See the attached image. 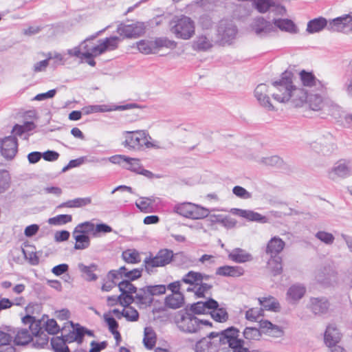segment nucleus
<instances>
[{
	"instance_id": "1",
	"label": "nucleus",
	"mask_w": 352,
	"mask_h": 352,
	"mask_svg": "<svg viewBox=\"0 0 352 352\" xmlns=\"http://www.w3.org/2000/svg\"><path fill=\"white\" fill-rule=\"evenodd\" d=\"M238 333L239 331L236 329L230 327L221 332H211L208 337L213 340L212 343H210L211 346L214 344L217 346L218 344H228L233 352H250L244 346V341L238 338Z\"/></svg>"
},
{
	"instance_id": "2",
	"label": "nucleus",
	"mask_w": 352,
	"mask_h": 352,
	"mask_svg": "<svg viewBox=\"0 0 352 352\" xmlns=\"http://www.w3.org/2000/svg\"><path fill=\"white\" fill-rule=\"evenodd\" d=\"M124 141L122 145L133 151H142L146 148H153L154 144L151 142V137L144 130L126 131L122 133Z\"/></svg>"
},
{
	"instance_id": "3",
	"label": "nucleus",
	"mask_w": 352,
	"mask_h": 352,
	"mask_svg": "<svg viewBox=\"0 0 352 352\" xmlns=\"http://www.w3.org/2000/svg\"><path fill=\"white\" fill-rule=\"evenodd\" d=\"M22 322L29 325V329L33 334L32 345L36 349H43L48 345L49 336L43 331V323L41 320H36L35 317L27 315L22 318Z\"/></svg>"
},
{
	"instance_id": "4",
	"label": "nucleus",
	"mask_w": 352,
	"mask_h": 352,
	"mask_svg": "<svg viewBox=\"0 0 352 352\" xmlns=\"http://www.w3.org/2000/svg\"><path fill=\"white\" fill-rule=\"evenodd\" d=\"M170 31L176 38L188 40L195 34V23L190 17L182 16L171 21Z\"/></svg>"
},
{
	"instance_id": "5",
	"label": "nucleus",
	"mask_w": 352,
	"mask_h": 352,
	"mask_svg": "<svg viewBox=\"0 0 352 352\" xmlns=\"http://www.w3.org/2000/svg\"><path fill=\"white\" fill-rule=\"evenodd\" d=\"M122 38L117 36H113L104 39L99 40L98 45L89 47L87 45L83 46L85 52L83 54L85 58H91V56H97L107 51H113L118 47L119 43L122 41Z\"/></svg>"
},
{
	"instance_id": "6",
	"label": "nucleus",
	"mask_w": 352,
	"mask_h": 352,
	"mask_svg": "<svg viewBox=\"0 0 352 352\" xmlns=\"http://www.w3.org/2000/svg\"><path fill=\"white\" fill-rule=\"evenodd\" d=\"M173 211L181 216L193 219H204L209 214L208 209L190 202L176 204Z\"/></svg>"
},
{
	"instance_id": "7",
	"label": "nucleus",
	"mask_w": 352,
	"mask_h": 352,
	"mask_svg": "<svg viewBox=\"0 0 352 352\" xmlns=\"http://www.w3.org/2000/svg\"><path fill=\"white\" fill-rule=\"evenodd\" d=\"M273 98L278 102L285 103L289 100L295 107H300L306 102L307 98V91L301 88H296L294 86L282 94H274Z\"/></svg>"
},
{
	"instance_id": "8",
	"label": "nucleus",
	"mask_w": 352,
	"mask_h": 352,
	"mask_svg": "<svg viewBox=\"0 0 352 352\" xmlns=\"http://www.w3.org/2000/svg\"><path fill=\"white\" fill-rule=\"evenodd\" d=\"M174 256V253L169 249H161L155 256L151 254L145 258L144 263L145 268L148 272L153 268L164 267L171 263Z\"/></svg>"
},
{
	"instance_id": "9",
	"label": "nucleus",
	"mask_w": 352,
	"mask_h": 352,
	"mask_svg": "<svg viewBox=\"0 0 352 352\" xmlns=\"http://www.w3.org/2000/svg\"><path fill=\"white\" fill-rule=\"evenodd\" d=\"M144 23L137 21L131 24L120 23L118 25L117 33L124 38H137L144 34Z\"/></svg>"
},
{
	"instance_id": "10",
	"label": "nucleus",
	"mask_w": 352,
	"mask_h": 352,
	"mask_svg": "<svg viewBox=\"0 0 352 352\" xmlns=\"http://www.w3.org/2000/svg\"><path fill=\"white\" fill-rule=\"evenodd\" d=\"M217 32L223 43H229L235 38L237 28L232 20L222 19L219 21Z\"/></svg>"
},
{
	"instance_id": "11",
	"label": "nucleus",
	"mask_w": 352,
	"mask_h": 352,
	"mask_svg": "<svg viewBox=\"0 0 352 352\" xmlns=\"http://www.w3.org/2000/svg\"><path fill=\"white\" fill-rule=\"evenodd\" d=\"M177 324L179 330L185 333H195L199 331V319L190 314L183 315Z\"/></svg>"
},
{
	"instance_id": "12",
	"label": "nucleus",
	"mask_w": 352,
	"mask_h": 352,
	"mask_svg": "<svg viewBox=\"0 0 352 352\" xmlns=\"http://www.w3.org/2000/svg\"><path fill=\"white\" fill-rule=\"evenodd\" d=\"M350 175L351 168L349 162L345 160L338 161L328 171V177L333 181H336L339 179H344Z\"/></svg>"
},
{
	"instance_id": "13",
	"label": "nucleus",
	"mask_w": 352,
	"mask_h": 352,
	"mask_svg": "<svg viewBox=\"0 0 352 352\" xmlns=\"http://www.w3.org/2000/svg\"><path fill=\"white\" fill-rule=\"evenodd\" d=\"M1 153L6 160H12L18 151L17 139L14 136H8L0 140Z\"/></svg>"
},
{
	"instance_id": "14",
	"label": "nucleus",
	"mask_w": 352,
	"mask_h": 352,
	"mask_svg": "<svg viewBox=\"0 0 352 352\" xmlns=\"http://www.w3.org/2000/svg\"><path fill=\"white\" fill-rule=\"evenodd\" d=\"M252 28L255 34L260 37H265L270 33L275 32L274 25L263 17L255 18L252 24Z\"/></svg>"
},
{
	"instance_id": "15",
	"label": "nucleus",
	"mask_w": 352,
	"mask_h": 352,
	"mask_svg": "<svg viewBox=\"0 0 352 352\" xmlns=\"http://www.w3.org/2000/svg\"><path fill=\"white\" fill-rule=\"evenodd\" d=\"M329 31L342 32L352 25V12L329 19Z\"/></svg>"
},
{
	"instance_id": "16",
	"label": "nucleus",
	"mask_w": 352,
	"mask_h": 352,
	"mask_svg": "<svg viewBox=\"0 0 352 352\" xmlns=\"http://www.w3.org/2000/svg\"><path fill=\"white\" fill-rule=\"evenodd\" d=\"M341 339V333L334 324H329L327 327L324 335V341L328 347L334 348L338 346L337 344Z\"/></svg>"
},
{
	"instance_id": "17",
	"label": "nucleus",
	"mask_w": 352,
	"mask_h": 352,
	"mask_svg": "<svg viewBox=\"0 0 352 352\" xmlns=\"http://www.w3.org/2000/svg\"><path fill=\"white\" fill-rule=\"evenodd\" d=\"M135 294V304L140 309H145L152 305L153 298L151 297L146 287L138 289Z\"/></svg>"
},
{
	"instance_id": "18",
	"label": "nucleus",
	"mask_w": 352,
	"mask_h": 352,
	"mask_svg": "<svg viewBox=\"0 0 352 352\" xmlns=\"http://www.w3.org/2000/svg\"><path fill=\"white\" fill-rule=\"evenodd\" d=\"M329 21L324 17L319 16L308 21L306 31L313 34L320 32L324 29L329 30Z\"/></svg>"
},
{
	"instance_id": "19",
	"label": "nucleus",
	"mask_w": 352,
	"mask_h": 352,
	"mask_svg": "<svg viewBox=\"0 0 352 352\" xmlns=\"http://www.w3.org/2000/svg\"><path fill=\"white\" fill-rule=\"evenodd\" d=\"M330 303L325 297L311 298L309 301V308L314 314H326Z\"/></svg>"
},
{
	"instance_id": "20",
	"label": "nucleus",
	"mask_w": 352,
	"mask_h": 352,
	"mask_svg": "<svg viewBox=\"0 0 352 352\" xmlns=\"http://www.w3.org/2000/svg\"><path fill=\"white\" fill-rule=\"evenodd\" d=\"M232 212L233 214L238 215L243 218H245L249 221H256L259 223H267V218L265 216H263L262 214L252 211L250 210H243L239 208H233L232 210Z\"/></svg>"
},
{
	"instance_id": "21",
	"label": "nucleus",
	"mask_w": 352,
	"mask_h": 352,
	"mask_svg": "<svg viewBox=\"0 0 352 352\" xmlns=\"http://www.w3.org/2000/svg\"><path fill=\"white\" fill-rule=\"evenodd\" d=\"M285 243L279 237L274 236L267 243L265 252L270 254L271 258L278 257L277 255L282 252Z\"/></svg>"
},
{
	"instance_id": "22",
	"label": "nucleus",
	"mask_w": 352,
	"mask_h": 352,
	"mask_svg": "<svg viewBox=\"0 0 352 352\" xmlns=\"http://www.w3.org/2000/svg\"><path fill=\"white\" fill-rule=\"evenodd\" d=\"M14 342L16 345L23 346L33 340V334L28 328H20L15 330Z\"/></svg>"
},
{
	"instance_id": "23",
	"label": "nucleus",
	"mask_w": 352,
	"mask_h": 352,
	"mask_svg": "<svg viewBox=\"0 0 352 352\" xmlns=\"http://www.w3.org/2000/svg\"><path fill=\"white\" fill-rule=\"evenodd\" d=\"M244 274V270L240 266L224 265L216 270V275L226 277H239Z\"/></svg>"
},
{
	"instance_id": "24",
	"label": "nucleus",
	"mask_w": 352,
	"mask_h": 352,
	"mask_svg": "<svg viewBox=\"0 0 352 352\" xmlns=\"http://www.w3.org/2000/svg\"><path fill=\"white\" fill-rule=\"evenodd\" d=\"M228 258L231 261L237 263H243L245 262L251 261L252 256L246 250L241 248H234L229 254Z\"/></svg>"
},
{
	"instance_id": "25",
	"label": "nucleus",
	"mask_w": 352,
	"mask_h": 352,
	"mask_svg": "<svg viewBox=\"0 0 352 352\" xmlns=\"http://www.w3.org/2000/svg\"><path fill=\"white\" fill-rule=\"evenodd\" d=\"M306 292L305 287L302 284L292 285L287 292V298L290 302H296L301 299Z\"/></svg>"
},
{
	"instance_id": "26",
	"label": "nucleus",
	"mask_w": 352,
	"mask_h": 352,
	"mask_svg": "<svg viewBox=\"0 0 352 352\" xmlns=\"http://www.w3.org/2000/svg\"><path fill=\"white\" fill-rule=\"evenodd\" d=\"M166 307L176 309L182 307L184 303V296L182 293H175L168 295L164 301Z\"/></svg>"
},
{
	"instance_id": "27",
	"label": "nucleus",
	"mask_w": 352,
	"mask_h": 352,
	"mask_svg": "<svg viewBox=\"0 0 352 352\" xmlns=\"http://www.w3.org/2000/svg\"><path fill=\"white\" fill-rule=\"evenodd\" d=\"M267 86L266 84L258 85L254 90V96L259 103L264 107H270L272 106L270 98L267 95Z\"/></svg>"
},
{
	"instance_id": "28",
	"label": "nucleus",
	"mask_w": 352,
	"mask_h": 352,
	"mask_svg": "<svg viewBox=\"0 0 352 352\" xmlns=\"http://www.w3.org/2000/svg\"><path fill=\"white\" fill-rule=\"evenodd\" d=\"M72 235L74 239L76 241V243L74 245L75 250H85L88 248L90 245V238L88 235L84 234L78 230H74L72 232Z\"/></svg>"
},
{
	"instance_id": "29",
	"label": "nucleus",
	"mask_w": 352,
	"mask_h": 352,
	"mask_svg": "<svg viewBox=\"0 0 352 352\" xmlns=\"http://www.w3.org/2000/svg\"><path fill=\"white\" fill-rule=\"evenodd\" d=\"M292 74L291 72H285L282 74L281 79L278 81L273 82L272 85L277 87L280 92H285L294 87L292 85Z\"/></svg>"
},
{
	"instance_id": "30",
	"label": "nucleus",
	"mask_w": 352,
	"mask_h": 352,
	"mask_svg": "<svg viewBox=\"0 0 352 352\" xmlns=\"http://www.w3.org/2000/svg\"><path fill=\"white\" fill-rule=\"evenodd\" d=\"M72 327L68 333L63 335L61 337L64 339L65 343H72L76 342L78 344L82 343V330L78 331L77 324H74L72 322H69Z\"/></svg>"
},
{
	"instance_id": "31",
	"label": "nucleus",
	"mask_w": 352,
	"mask_h": 352,
	"mask_svg": "<svg viewBox=\"0 0 352 352\" xmlns=\"http://www.w3.org/2000/svg\"><path fill=\"white\" fill-rule=\"evenodd\" d=\"M78 268L81 273L85 275V279L88 281H94L98 279V276L94 273L98 270V265L91 263L89 265L80 263L78 264Z\"/></svg>"
},
{
	"instance_id": "32",
	"label": "nucleus",
	"mask_w": 352,
	"mask_h": 352,
	"mask_svg": "<svg viewBox=\"0 0 352 352\" xmlns=\"http://www.w3.org/2000/svg\"><path fill=\"white\" fill-rule=\"evenodd\" d=\"M275 30L279 28L282 31L289 33H296L298 30L294 23L290 19H276L274 22Z\"/></svg>"
},
{
	"instance_id": "33",
	"label": "nucleus",
	"mask_w": 352,
	"mask_h": 352,
	"mask_svg": "<svg viewBox=\"0 0 352 352\" xmlns=\"http://www.w3.org/2000/svg\"><path fill=\"white\" fill-rule=\"evenodd\" d=\"M142 107L135 102H128L121 105L102 106L96 105L91 107V110H126L129 109H142Z\"/></svg>"
},
{
	"instance_id": "34",
	"label": "nucleus",
	"mask_w": 352,
	"mask_h": 352,
	"mask_svg": "<svg viewBox=\"0 0 352 352\" xmlns=\"http://www.w3.org/2000/svg\"><path fill=\"white\" fill-rule=\"evenodd\" d=\"M258 301L263 309H264L276 312L280 311V307L279 302L272 296L259 298Z\"/></svg>"
},
{
	"instance_id": "35",
	"label": "nucleus",
	"mask_w": 352,
	"mask_h": 352,
	"mask_svg": "<svg viewBox=\"0 0 352 352\" xmlns=\"http://www.w3.org/2000/svg\"><path fill=\"white\" fill-rule=\"evenodd\" d=\"M156 334L153 329L147 327L144 328L143 343L148 349H152L156 343Z\"/></svg>"
},
{
	"instance_id": "36",
	"label": "nucleus",
	"mask_w": 352,
	"mask_h": 352,
	"mask_svg": "<svg viewBox=\"0 0 352 352\" xmlns=\"http://www.w3.org/2000/svg\"><path fill=\"white\" fill-rule=\"evenodd\" d=\"M202 274L198 272L190 271L182 278V282L192 286H197L201 283Z\"/></svg>"
},
{
	"instance_id": "37",
	"label": "nucleus",
	"mask_w": 352,
	"mask_h": 352,
	"mask_svg": "<svg viewBox=\"0 0 352 352\" xmlns=\"http://www.w3.org/2000/svg\"><path fill=\"white\" fill-rule=\"evenodd\" d=\"M300 78L302 85L305 87H314L317 84H320V82L311 73L302 70L300 72Z\"/></svg>"
},
{
	"instance_id": "38",
	"label": "nucleus",
	"mask_w": 352,
	"mask_h": 352,
	"mask_svg": "<svg viewBox=\"0 0 352 352\" xmlns=\"http://www.w3.org/2000/svg\"><path fill=\"white\" fill-rule=\"evenodd\" d=\"M120 271H122L123 278H125V280H129V282L135 280L142 276L141 270L131 269L126 266L120 267Z\"/></svg>"
},
{
	"instance_id": "39",
	"label": "nucleus",
	"mask_w": 352,
	"mask_h": 352,
	"mask_svg": "<svg viewBox=\"0 0 352 352\" xmlns=\"http://www.w3.org/2000/svg\"><path fill=\"white\" fill-rule=\"evenodd\" d=\"M155 51L162 47L174 49L177 46L175 41L170 40L167 37H158L153 41Z\"/></svg>"
},
{
	"instance_id": "40",
	"label": "nucleus",
	"mask_w": 352,
	"mask_h": 352,
	"mask_svg": "<svg viewBox=\"0 0 352 352\" xmlns=\"http://www.w3.org/2000/svg\"><path fill=\"white\" fill-rule=\"evenodd\" d=\"M212 44L206 36L201 35L193 43L194 49L199 51H206L212 47Z\"/></svg>"
},
{
	"instance_id": "41",
	"label": "nucleus",
	"mask_w": 352,
	"mask_h": 352,
	"mask_svg": "<svg viewBox=\"0 0 352 352\" xmlns=\"http://www.w3.org/2000/svg\"><path fill=\"white\" fill-rule=\"evenodd\" d=\"M50 344L55 352H69V347L61 336L52 338Z\"/></svg>"
},
{
	"instance_id": "42",
	"label": "nucleus",
	"mask_w": 352,
	"mask_h": 352,
	"mask_svg": "<svg viewBox=\"0 0 352 352\" xmlns=\"http://www.w3.org/2000/svg\"><path fill=\"white\" fill-rule=\"evenodd\" d=\"M15 330L10 327H5L3 330H0V345L11 344Z\"/></svg>"
},
{
	"instance_id": "43",
	"label": "nucleus",
	"mask_w": 352,
	"mask_h": 352,
	"mask_svg": "<svg viewBox=\"0 0 352 352\" xmlns=\"http://www.w3.org/2000/svg\"><path fill=\"white\" fill-rule=\"evenodd\" d=\"M137 47L141 53L144 54H149L156 52L153 41L141 40L137 43Z\"/></svg>"
},
{
	"instance_id": "44",
	"label": "nucleus",
	"mask_w": 352,
	"mask_h": 352,
	"mask_svg": "<svg viewBox=\"0 0 352 352\" xmlns=\"http://www.w3.org/2000/svg\"><path fill=\"white\" fill-rule=\"evenodd\" d=\"M276 3L274 0H256L255 8L261 13H265L272 8L276 7Z\"/></svg>"
},
{
	"instance_id": "45",
	"label": "nucleus",
	"mask_w": 352,
	"mask_h": 352,
	"mask_svg": "<svg viewBox=\"0 0 352 352\" xmlns=\"http://www.w3.org/2000/svg\"><path fill=\"white\" fill-rule=\"evenodd\" d=\"M122 256L124 261L129 264H135L140 261V255L135 250H125L122 252Z\"/></svg>"
},
{
	"instance_id": "46",
	"label": "nucleus",
	"mask_w": 352,
	"mask_h": 352,
	"mask_svg": "<svg viewBox=\"0 0 352 352\" xmlns=\"http://www.w3.org/2000/svg\"><path fill=\"white\" fill-rule=\"evenodd\" d=\"M72 221L71 214H58L48 219V223L54 226H62Z\"/></svg>"
},
{
	"instance_id": "47",
	"label": "nucleus",
	"mask_w": 352,
	"mask_h": 352,
	"mask_svg": "<svg viewBox=\"0 0 352 352\" xmlns=\"http://www.w3.org/2000/svg\"><path fill=\"white\" fill-rule=\"evenodd\" d=\"M212 318L217 322H223L228 318V314L226 310L223 308H214L212 311H210Z\"/></svg>"
},
{
	"instance_id": "48",
	"label": "nucleus",
	"mask_w": 352,
	"mask_h": 352,
	"mask_svg": "<svg viewBox=\"0 0 352 352\" xmlns=\"http://www.w3.org/2000/svg\"><path fill=\"white\" fill-rule=\"evenodd\" d=\"M118 286L119 287L121 294H135L138 288L133 285L129 280H123L118 283Z\"/></svg>"
},
{
	"instance_id": "49",
	"label": "nucleus",
	"mask_w": 352,
	"mask_h": 352,
	"mask_svg": "<svg viewBox=\"0 0 352 352\" xmlns=\"http://www.w3.org/2000/svg\"><path fill=\"white\" fill-rule=\"evenodd\" d=\"M268 264L274 276L281 274L283 267L280 257L278 256L271 258L268 262Z\"/></svg>"
},
{
	"instance_id": "50",
	"label": "nucleus",
	"mask_w": 352,
	"mask_h": 352,
	"mask_svg": "<svg viewBox=\"0 0 352 352\" xmlns=\"http://www.w3.org/2000/svg\"><path fill=\"white\" fill-rule=\"evenodd\" d=\"M121 316L126 318L128 321L135 322L139 318V314L138 311L133 307H125L121 311Z\"/></svg>"
},
{
	"instance_id": "51",
	"label": "nucleus",
	"mask_w": 352,
	"mask_h": 352,
	"mask_svg": "<svg viewBox=\"0 0 352 352\" xmlns=\"http://www.w3.org/2000/svg\"><path fill=\"white\" fill-rule=\"evenodd\" d=\"M212 288V284L201 281L195 287V296L197 298H204Z\"/></svg>"
},
{
	"instance_id": "52",
	"label": "nucleus",
	"mask_w": 352,
	"mask_h": 352,
	"mask_svg": "<svg viewBox=\"0 0 352 352\" xmlns=\"http://www.w3.org/2000/svg\"><path fill=\"white\" fill-rule=\"evenodd\" d=\"M35 128V124L33 122H25L23 125L16 124L13 129L12 132L14 133L16 135H21L23 133L26 131H30L33 130Z\"/></svg>"
},
{
	"instance_id": "53",
	"label": "nucleus",
	"mask_w": 352,
	"mask_h": 352,
	"mask_svg": "<svg viewBox=\"0 0 352 352\" xmlns=\"http://www.w3.org/2000/svg\"><path fill=\"white\" fill-rule=\"evenodd\" d=\"M315 237L327 245L333 243L335 237L330 233L325 231H318L315 234Z\"/></svg>"
},
{
	"instance_id": "54",
	"label": "nucleus",
	"mask_w": 352,
	"mask_h": 352,
	"mask_svg": "<svg viewBox=\"0 0 352 352\" xmlns=\"http://www.w3.org/2000/svg\"><path fill=\"white\" fill-rule=\"evenodd\" d=\"M263 309L262 308H250L245 312V318L250 321L255 322L259 320L263 316Z\"/></svg>"
},
{
	"instance_id": "55",
	"label": "nucleus",
	"mask_w": 352,
	"mask_h": 352,
	"mask_svg": "<svg viewBox=\"0 0 352 352\" xmlns=\"http://www.w3.org/2000/svg\"><path fill=\"white\" fill-rule=\"evenodd\" d=\"M44 329L43 331H45V333L47 334H56L60 331V327L58 325L56 321L54 319H49L47 320L45 324H43Z\"/></svg>"
},
{
	"instance_id": "56",
	"label": "nucleus",
	"mask_w": 352,
	"mask_h": 352,
	"mask_svg": "<svg viewBox=\"0 0 352 352\" xmlns=\"http://www.w3.org/2000/svg\"><path fill=\"white\" fill-rule=\"evenodd\" d=\"M153 201L149 198L142 197L136 201V206L144 212H150L152 209Z\"/></svg>"
},
{
	"instance_id": "57",
	"label": "nucleus",
	"mask_w": 352,
	"mask_h": 352,
	"mask_svg": "<svg viewBox=\"0 0 352 352\" xmlns=\"http://www.w3.org/2000/svg\"><path fill=\"white\" fill-rule=\"evenodd\" d=\"M124 167L138 174L142 168V166L140 162V160L131 157H128L126 164L124 165Z\"/></svg>"
},
{
	"instance_id": "58",
	"label": "nucleus",
	"mask_w": 352,
	"mask_h": 352,
	"mask_svg": "<svg viewBox=\"0 0 352 352\" xmlns=\"http://www.w3.org/2000/svg\"><path fill=\"white\" fill-rule=\"evenodd\" d=\"M151 298L154 296H159L166 293V287L164 285H155L145 286Z\"/></svg>"
},
{
	"instance_id": "59",
	"label": "nucleus",
	"mask_w": 352,
	"mask_h": 352,
	"mask_svg": "<svg viewBox=\"0 0 352 352\" xmlns=\"http://www.w3.org/2000/svg\"><path fill=\"white\" fill-rule=\"evenodd\" d=\"M10 177L7 171L0 170V194L5 192L10 186Z\"/></svg>"
},
{
	"instance_id": "60",
	"label": "nucleus",
	"mask_w": 352,
	"mask_h": 352,
	"mask_svg": "<svg viewBox=\"0 0 352 352\" xmlns=\"http://www.w3.org/2000/svg\"><path fill=\"white\" fill-rule=\"evenodd\" d=\"M74 229L78 230V232L87 235V234L94 232L95 225L90 221H85L79 223Z\"/></svg>"
},
{
	"instance_id": "61",
	"label": "nucleus",
	"mask_w": 352,
	"mask_h": 352,
	"mask_svg": "<svg viewBox=\"0 0 352 352\" xmlns=\"http://www.w3.org/2000/svg\"><path fill=\"white\" fill-rule=\"evenodd\" d=\"M243 336L247 340H258L261 335L258 329L246 327L243 331Z\"/></svg>"
},
{
	"instance_id": "62",
	"label": "nucleus",
	"mask_w": 352,
	"mask_h": 352,
	"mask_svg": "<svg viewBox=\"0 0 352 352\" xmlns=\"http://www.w3.org/2000/svg\"><path fill=\"white\" fill-rule=\"evenodd\" d=\"M119 303L124 307H130V305L133 302L135 303V296L129 294H121L118 296Z\"/></svg>"
},
{
	"instance_id": "63",
	"label": "nucleus",
	"mask_w": 352,
	"mask_h": 352,
	"mask_svg": "<svg viewBox=\"0 0 352 352\" xmlns=\"http://www.w3.org/2000/svg\"><path fill=\"white\" fill-rule=\"evenodd\" d=\"M232 192L241 199H248L252 197L251 193L240 186H234L232 189Z\"/></svg>"
},
{
	"instance_id": "64",
	"label": "nucleus",
	"mask_w": 352,
	"mask_h": 352,
	"mask_svg": "<svg viewBox=\"0 0 352 352\" xmlns=\"http://www.w3.org/2000/svg\"><path fill=\"white\" fill-rule=\"evenodd\" d=\"M69 201L72 205L71 208H80L91 204V199L90 197L76 198L74 199L69 200Z\"/></svg>"
}]
</instances>
